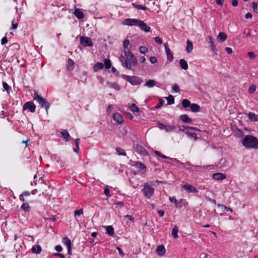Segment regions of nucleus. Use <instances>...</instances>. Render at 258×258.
Segmentation results:
<instances>
[{
    "mask_svg": "<svg viewBox=\"0 0 258 258\" xmlns=\"http://www.w3.org/2000/svg\"><path fill=\"white\" fill-rule=\"evenodd\" d=\"M212 177L213 179L217 180H223L226 178V176L225 174L220 172L213 174Z\"/></svg>",
    "mask_w": 258,
    "mask_h": 258,
    "instance_id": "18",
    "label": "nucleus"
},
{
    "mask_svg": "<svg viewBox=\"0 0 258 258\" xmlns=\"http://www.w3.org/2000/svg\"><path fill=\"white\" fill-rule=\"evenodd\" d=\"M154 153L156 155L162 158H163V159H170L169 157L165 156L164 155L162 154L160 152H159L158 151H154Z\"/></svg>",
    "mask_w": 258,
    "mask_h": 258,
    "instance_id": "48",
    "label": "nucleus"
},
{
    "mask_svg": "<svg viewBox=\"0 0 258 258\" xmlns=\"http://www.w3.org/2000/svg\"><path fill=\"white\" fill-rule=\"evenodd\" d=\"M113 109V105H109L106 110V112L107 114H110L112 111V110Z\"/></svg>",
    "mask_w": 258,
    "mask_h": 258,
    "instance_id": "59",
    "label": "nucleus"
},
{
    "mask_svg": "<svg viewBox=\"0 0 258 258\" xmlns=\"http://www.w3.org/2000/svg\"><path fill=\"white\" fill-rule=\"evenodd\" d=\"M249 119L252 122L258 121V114H256L253 112H249L247 114Z\"/></svg>",
    "mask_w": 258,
    "mask_h": 258,
    "instance_id": "23",
    "label": "nucleus"
},
{
    "mask_svg": "<svg viewBox=\"0 0 258 258\" xmlns=\"http://www.w3.org/2000/svg\"><path fill=\"white\" fill-rule=\"evenodd\" d=\"M116 152L117 153V154L119 155V156H126V153L125 152V151L121 148H116Z\"/></svg>",
    "mask_w": 258,
    "mask_h": 258,
    "instance_id": "38",
    "label": "nucleus"
},
{
    "mask_svg": "<svg viewBox=\"0 0 258 258\" xmlns=\"http://www.w3.org/2000/svg\"><path fill=\"white\" fill-rule=\"evenodd\" d=\"M241 144L246 149H258V139L253 136H245L241 141Z\"/></svg>",
    "mask_w": 258,
    "mask_h": 258,
    "instance_id": "1",
    "label": "nucleus"
},
{
    "mask_svg": "<svg viewBox=\"0 0 258 258\" xmlns=\"http://www.w3.org/2000/svg\"><path fill=\"white\" fill-rule=\"evenodd\" d=\"M229 166L228 159L225 157H222L218 162L217 166L220 168H226Z\"/></svg>",
    "mask_w": 258,
    "mask_h": 258,
    "instance_id": "11",
    "label": "nucleus"
},
{
    "mask_svg": "<svg viewBox=\"0 0 258 258\" xmlns=\"http://www.w3.org/2000/svg\"><path fill=\"white\" fill-rule=\"evenodd\" d=\"M24 203L21 206V209H22L25 212H29L30 209V207L29 206L28 203L23 202Z\"/></svg>",
    "mask_w": 258,
    "mask_h": 258,
    "instance_id": "37",
    "label": "nucleus"
},
{
    "mask_svg": "<svg viewBox=\"0 0 258 258\" xmlns=\"http://www.w3.org/2000/svg\"><path fill=\"white\" fill-rule=\"evenodd\" d=\"M178 128L179 130L181 132H185L186 131H188V126H184L179 125L178 126Z\"/></svg>",
    "mask_w": 258,
    "mask_h": 258,
    "instance_id": "49",
    "label": "nucleus"
},
{
    "mask_svg": "<svg viewBox=\"0 0 258 258\" xmlns=\"http://www.w3.org/2000/svg\"><path fill=\"white\" fill-rule=\"evenodd\" d=\"M166 250L165 247L163 245H160L157 246L156 252L159 256H163L165 253Z\"/></svg>",
    "mask_w": 258,
    "mask_h": 258,
    "instance_id": "21",
    "label": "nucleus"
},
{
    "mask_svg": "<svg viewBox=\"0 0 258 258\" xmlns=\"http://www.w3.org/2000/svg\"><path fill=\"white\" fill-rule=\"evenodd\" d=\"M107 85L109 87L113 88L117 91H119L120 89L119 86L117 83L108 82L107 83Z\"/></svg>",
    "mask_w": 258,
    "mask_h": 258,
    "instance_id": "31",
    "label": "nucleus"
},
{
    "mask_svg": "<svg viewBox=\"0 0 258 258\" xmlns=\"http://www.w3.org/2000/svg\"><path fill=\"white\" fill-rule=\"evenodd\" d=\"M185 134L187 135L190 138H193L195 140L197 139V135L196 133H190L188 131H185Z\"/></svg>",
    "mask_w": 258,
    "mask_h": 258,
    "instance_id": "45",
    "label": "nucleus"
},
{
    "mask_svg": "<svg viewBox=\"0 0 258 258\" xmlns=\"http://www.w3.org/2000/svg\"><path fill=\"white\" fill-rule=\"evenodd\" d=\"M8 42V39L6 36L3 37L2 39L1 43L2 45H4Z\"/></svg>",
    "mask_w": 258,
    "mask_h": 258,
    "instance_id": "64",
    "label": "nucleus"
},
{
    "mask_svg": "<svg viewBox=\"0 0 258 258\" xmlns=\"http://www.w3.org/2000/svg\"><path fill=\"white\" fill-rule=\"evenodd\" d=\"M149 60L152 64L155 63L157 62V59L154 56L150 57Z\"/></svg>",
    "mask_w": 258,
    "mask_h": 258,
    "instance_id": "57",
    "label": "nucleus"
},
{
    "mask_svg": "<svg viewBox=\"0 0 258 258\" xmlns=\"http://www.w3.org/2000/svg\"><path fill=\"white\" fill-rule=\"evenodd\" d=\"M132 166L138 169L142 174H145L147 171V167L145 165L138 161H134Z\"/></svg>",
    "mask_w": 258,
    "mask_h": 258,
    "instance_id": "5",
    "label": "nucleus"
},
{
    "mask_svg": "<svg viewBox=\"0 0 258 258\" xmlns=\"http://www.w3.org/2000/svg\"><path fill=\"white\" fill-rule=\"evenodd\" d=\"M62 242L63 244L65 245L67 248H70V247L72 246L71 241L68 237H63L62 239Z\"/></svg>",
    "mask_w": 258,
    "mask_h": 258,
    "instance_id": "30",
    "label": "nucleus"
},
{
    "mask_svg": "<svg viewBox=\"0 0 258 258\" xmlns=\"http://www.w3.org/2000/svg\"><path fill=\"white\" fill-rule=\"evenodd\" d=\"M165 50L167 55V60L170 62L173 60V56L171 53L169 48L167 46V44L165 45Z\"/></svg>",
    "mask_w": 258,
    "mask_h": 258,
    "instance_id": "20",
    "label": "nucleus"
},
{
    "mask_svg": "<svg viewBox=\"0 0 258 258\" xmlns=\"http://www.w3.org/2000/svg\"><path fill=\"white\" fill-rule=\"evenodd\" d=\"M34 100L37 101L41 107L44 108L47 112L50 107V104L45 99L39 96L36 92L34 93Z\"/></svg>",
    "mask_w": 258,
    "mask_h": 258,
    "instance_id": "3",
    "label": "nucleus"
},
{
    "mask_svg": "<svg viewBox=\"0 0 258 258\" xmlns=\"http://www.w3.org/2000/svg\"><path fill=\"white\" fill-rule=\"evenodd\" d=\"M75 63L74 61L71 58H69L68 60V65L69 67L73 66Z\"/></svg>",
    "mask_w": 258,
    "mask_h": 258,
    "instance_id": "61",
    "label": "nucleus"
},
{
    "mask_svg": "<svg viewBox=\"0 0 258 258\" xmlns=\"http://www.w3.org/2000/svg\"><path fill=\"white\" fill-rule=\"evenodd\" d=\"M131 110L133 112H139V109L135 104H132L130 107Z\"/></svg>",
    "mask_w": 258,
    "mask_h": 258,
    "instance_id": "46",
    "label": "nucleus"
},
{
    "mask_svg": "<svg viewBox=\"0 0 258 258\" xmlns=\"http://www.w3.org/2000/svg\"><path fill=\"white\" fill-rule=\"evenodd\" d=\"M74 14L79 20L82 19L84 17L83 12L80 9H75Z\"/></svg>",
    "mask_w": 258,
    "mask_h": 258,
    "instance_id": "19",
    "label": "nucleus"
},
{
    "mask_svg": "<svg viewBox=\"0 0 258 258\" xmlns=\"http://www.w3.org/2000/svg\"><path fill=\"white\" fill-rule=\"evenodd\" d=\"M119 61L121 62L122 65L124 67V63H125L126 61V57H124L122 55L120 56L119 58Z\"/></svg>",
    "mask_w": 258,
    "mask_h": 258,
    "instance_id": "53",
    "label": "nucleus"
},
{
    "mask_svg": "<svg viewBox=\"0 0 258 258\" xmlns=\"http://www.w3.org/2000/svg\"><path fill=\"white\" fill-rule=\"evenodd\" d=\"M180 119L184 122L190 123L192 121V119L189 118L187 114H182L180 116Z\"/></svg>",
    "mask_w": 258,
    "mask_h": 258,
    "instance_id": "24",
    "label": "nucleus"
},
{
    "mask_svg": "<svg viewBox=\"0 0 258 258\" xmlns=\"http://www.w3.org/2000/svg\"><path fill=\"white\" fill-rule=\"evenodd\" d=\"M36 248H37L36 249L34 247H32V250L33 252L35 253L36 254L40 253L42 250L40 245H37L36 246Z\"/></svg>",
    "mask_w": 258,
    "mask_h": 258,
    "instance_id": "42",
    "label": "nucleus"
},
{
    "mask_svg": "<svg viewBox=\"0 0 258 258\" xmlns=\"http://www.w3.org/2000/svg\"><path fill=\"white\" fill-rule=\"evenodd\" d=\"M133 148L135 152L141 156H146L148 155L147 151L141 145H134Z\"/></svg>",
    "mask_w": 258,
    "mask_h": 258,
    "instance_id": "8",
    "label": "nucleus"
},
{
    "mask_svg": "<svg viewBox=\"0 0 258 258\" xmlns=\"http://www.w3.org/2000/svg\"><path fill=\"white\" fill-rule=\"evenodd\" d=\"M166 99L169 104H172L174 103V99L172 95H169Z\"/></svg>",
    "mask_w": 258,
    "mask_h": 258,
    "instance_id": "51",
    "label": "nucleus"
},
{
    "mask_svg": "<svg viewBox=\"0 0 258 258\" xmlns=\"http://www.w3.org/2000/svg\"><path fill=\"white\" fill-rule=\"evenodd\" d=\"M190 109L194 112H198L200 110V106L197 104H191L190 105Z\"/></svg>",
    "mask_w": 258,
    "mask_h": 258,
    "instance_id": "34",
    "label": "nucleus"
},
{
    "mask_svg": "<svg viewBox=\"0 0 258 258\" xmlns=\"http://www.w3.org/2000/svg\"><path fill=\"white\" fill-rule=\"evenodd\" d=\"M227 38V36L226 33L224 32H220L217 36V40L220 42L225 41Z\"/></svg>",
    "mask_w": 258,
    "mask_h": 258,
    "instance_id": "25",
    "label": "nucleus"
},
{
    "mask_svg": "<svg viewBox=\"0 0 258 258\" xmlns=\"http://www.w3.org/2000/svg\"><path fill=\"white\" fill-rule=\"evenodd\" d=\"M158 127L160 130H164L166 133H171L176 128V126L174 125L164 124L160 122L158 123Z\"/></svg>",
    "mask_w": 258,
    "mask_h": 258,
    "instance_id": "7",
    "label": "nucleus"
},
{
    "mask_svg": "<svg viewBox=\"0 0 258 258\" xmlns=\"http://www.w3.org/2000/svg\"><path fill=\"white\" fill-rule=\"evenodd\" d=\"M80 43L84 47H91L93 46L92 40L88 37L81 36Z\"/></svg>",
    "mask_w": 258,
    "mask_h": 258,
    "instance_id": "10",
    "label": "nucleus"
},
{
    "mask_svg": "<svg viewBox=\"0 0 258 258\" xmlns=\"http://www.w3.org/2000/svg\"><path fill=\"white\" fill-rule=\"evenodd\" d=\"M142 191L147 198L150 199L154 193V189L149 183H145L144 184Z\"/></svg>",
    "mask_w": 258,
    "mask_h": 258,
    "instance_id": "4",
    "label": "nucleus"
},
{
    "mask_svg": "<svg viewBox=\"0 0 258 258\" xmlns=\"http://www.w3.org/2000/svg\"><path fill=\"white\" fill-rule=\"evenodd\" d=\"M3 88L5 89V90H6L8 93H9V91L10 87H9V85L6 82H3Z\"/></svg>",
    "mask_w": 258,
    "mask_h": 258,
    "instance_id": "55",
    "label": "nucleus"
},
{
    "mask_svg": "<svg viewBox=\"0 0 258 258\" xmlns=\"http://www.w3.org/2000/svg\"><path fill=\"white\" fill-rule=\"evenodd\" d=\"M171 203H173L176 204V206L177 205V201L175 197H169V198Z\"/></svg>",
    "mask_w": 258,
    "mask_h": 258,
    "instance_id": "54",
    "label": "nucleus"
},
{
    "mask_svg": "<svg viewBox=\"0 0 258 258\" xmlns=\"http://www.w3.org/2000/svg\"><path fill=\"white\" fill-rule=\"evenodd\" d=\"M172 88L173 91L174 92H175V93L179 92V89L178 86L177 84L173 85L172 86Z\"/></svg>",
    "mask_w": 258,
    "mask_h": 258,
    "instance_id": "52",
    "label": "nucleus"
},
{
    "mask_svg": "<svg viewBox=\"0 0 258 258\" xmlns=\"http://www.w3.org/2000/svg\"><path fill=\"white\" fill-rule=\"evenodd\" d=\"M256 90V86L254 85H251L248 88V92L249 94L253 93Z\"/></svg>",
    "mask_w": 258,
    "mask_h": 258,
    "instance_id": "47",
    "label": "nucleus"
},
{
    "mask_svg": "<svg viewBox=\"0 0 258 258\" xmlns=\"http://www.w3.org/2000/svg\"><path fill=\"white\" fill-rule=\"evenodd\" d=\"M202 168L212 169L214 168V165L204 166L202 167V166L191 165V167H190V169L193 170H197L198 169H201Z\"/></svg>",
    "mask_w": 258,
    "mask_h": 258,
    "instance_id": "22",
    "label": "nucleus"
},
{
    "mask_svg": "<svg viewBox=\"0 0 258 258\" xmlns=\"http://www.w3.org/2000/svg\"><path fill=\"white\" fill-rule=\"evenodd\" d=\"M156 82L153 80H148L145 84V86L148 88H152L155 85Z\"/></svg>",
    "mask_w": 258,
    "mask_h": 258,
    "instance_id": "35",
    "label": "nucleus"
},
{
    "mask_svg": "<svg viewBox=\"0 0 258 258\" xmlns=\"http://www.w3.org/2000/svg\"><path fill=\"white\" fill-rule=\"evenodd\" d=\"M105 68L106 69H110L111 67V63L110 59L105 58L104 60Z\"/></svg>",
    "mask_w": 258,
    "mask_h": 258,
    "instance_id": "41",
    "label": "nucleus"
},
{
    "mask_svg": "<svg viewBox=\"0 0 258 258\" xmlns=\"http://www.w3.org/2000/svg\"><path fill=\"white\" fill-rule=\"evenodd\" d=\"M60 134H61L62 137L63 138L66 142H68L69 141V138L71 137V136L66 130H63L60 132Z\"/></svg>",
    "mask_w": 258,
    "mask_h": 258,
    "instance_id": "26",
    "label": "nucleus"
},
{
    "mask_svg": "<svg viewBox=\"0 0 258 258\" xmlns=\"http://www.w3.org/2000/svg\"><path fill=\"white\" fill-rule=\"evenodd\" d=\"M140 21L139 19L128 18L124 20L122 24L130 26H139Z\"/></svg>",
    "mask_w": 258,
    "mask_h": 258,
    "instance_id": "9",
    "label": "nucleus"
},
{
    "mask_svg": "<svg viewBox=\"0 0 258 258\" xmlns=\"http://www.w3.org/2000/svg\"><path fill=\"white\" fill-rule=\"evenodd\" d=\"M179 64L182 69L186 70L188 69V64L184 59L179 60Z\"/></svg>",
    "mask_w": 258,
    "mask_h": 258,
    "instance_id": "27",
    "label": "nucleus"
},
{
    "mask_svg": "<svg viewBox=\"0 0 258 258\" xmlns=\"http://www.w3.org/2000/svg\"><path fill=\"white\" fill-rule=\"evenodd\" d=\"M186 43L187 46L186 48V51L187 53H190L192 51L193 49L192 43L189 40H187Z\"/></svg>",
    "mask_w": 258,
    "mask_h": 258,
    "instance_id": "33",
    "label": "nucleus"
},
{
    "mask_svg": "<svg viewBox=\"0 0 258 258\" xmlns=\"http://www.w3.org/2000/svg\"><path fill=\"white\" fill-rule=\"evenodd\" d=\"M104 65L102 62H98L93 67V70L94 72H97L103 68Z\"/></svg>",
    "mask_w": 258,
    "mask_h": 258,
    "instance_id": "28",
    "label": "nucleus"
},
{
    "mask_svg": "<svg viewBox=\"0 0 258 258\" xmlns=\"http://www.w3.org/2000/svg\"><path fill=\"white\" fill-rule=\"evenodd\" d=\"M142 31L145 32H149L151 28L144 21L141 20L138 26Z\"/></svg>",
    "mask_w": 258,
    "mask_h": 258,
    "instance_id": "16",
    "label": "nucleus"
},
{
    "mask_svg": "<svg viewBox=\"0 0 258 258\" xmlns=\"http://www.w3.org/2000/svg\"><path fill=\"white\" fill-rule=\"evenodd\" d=\"M178 229L176 226H174L172 230V235L175 238H177L178 237Z\"/></svg>",
    "mask_w": 258,
    "mask_h": 258,
    "instance_id": "39",
    "label": "nucleus"
},
{
    "mask_svg": "<svg viewBox=\"0 0 258 258\" xmlns=\"http://www.w3.org/2000/svg\"><path fill=\"white\" fill-rule=\"evenodd\" d=\"M55 249L56 251H57L58 252H60L62 251V248L60 245H58L55 246Z\"/></svg>",
    "mask_w": 258,
    "mask_h": 258,
    "instance_id": "63",
    "label": "nucleus"
},
{
    "mask_svg": "<svg viewBox=\"0 0 258 258\" xmlns=\"http://www.w3.org/2000/svg\"><path fill=\"white\" fill-rule=\"evenodd\" d=\"M83 215V209L77 210L75 211V218L78 222L81 221V216Z\"/></svg>",
    "mask_w": 258,
    "mask_h": 258,
    "instance_id": "17",
    "label": "nucleus"
},
{
    "mask_svg": "<svg viewBox=\"0 0 258 258\" xmlns=\"http://www.w3.org/2000/svg\"><path fill=\"white\" fill-rule=\"evenodd\" d=\"M163 103H164V101L160 98L159 99V104H158V105H157L156 106V108H157V109L160 108L163 105Z\"/></svg>",
    "mask_w": 258,
    "mask_h": 258,
    "instance_id": "60",
    "label": "nucleus"
},
{
    "mask_svg": "<svg viewBox=\"0 0 258 258\" xmlns=\"http://www.w3.org/2000/svg\"><path fill=\"white\" fill-rule=\"evenodd\" d=\"M104 193L108 198L111 197L109 189L108 188L106 187L104 189Z\"/></svg>",
    "mask_w": 258,
    "mask_h": 258,
    "instance_id": "58",
    "label": "nucleus"
},
{
    "mask_svg": "<svg viewBox=\"0 0 258 258\" xmlns=\"http://www.w3.org/2000/svg\"><path fill=\"white\" fill-rule=\"evenodd\" d=\"M106 232L109 235L112 236L114 233L113 228L111 226H107L105 227Z\"/></svg>",
    "mask_w": 258,
    "mask_h": 258,
    "instance_id": "32",
    "label": "nucleus"
},
{
    "mask_svg": "<svg viewBox=\"0 0 258 258\" xmlns=\"http://www.w3.org/2000/svg\"><path fill=\"white\" fill-rule=\"evenodd\" d=\"M207 40L208 41V43L210 45L212 51L216 53L218 51V50L214 44L213 37L211 36H208L207 38Z\"/></svg>",
    "mask_w": 258,
    "mask_h": 258,
    "instance_id": "14",
    "label": "nucleus"
},
{
    "mask_svg": "<svg viewBox=\"0 0 258 258\" xmlns=\"http://www.w3.org/2000/svg\"><path fill=\"white\" fill-rule=\"evenodd\" d=\"M155 42L159 45L162 44V41L159 37H156L155 38Z\"/></svg>",
    "mask_w": 258,
    "mask_h": 258,
    "instance_id": "56",
    "label": "nucleus"
},
{
    "mask_svg": "<svg viewBox=\"0 0 258 258\" xmlns=\"http://www.w3.org/2000/svg\"><path fill=\"white\" fill-rule=\"evenodd\" d=\"M139 51L141 53L143 54H146V53L147 52H148V50L146 47L143 46H141L139 47Z\"/></svg>",
    "mask_w": 258,
    "mask_h": 258,
    "instance_id": "44",
    "label": "nucleus"
},
{
    "mask_svg": "<svg viewBox=\"0 0 258 258\" xmlns=\"http://www.w3.org/2000/svg\"><path fill=\"white\" fill-rule=\"evenodd\" d=\"M124 55L126 57V61L124 67L128 70L134 71L138 63L136 57L131 53L130 50L125 52Z\"/></svg>",
    "mask_w": 258,
    "mask_h": 258,
    "instance_id": "2",
    "label": "nucleus"
},
{
    "mask_svg": "<svg viewBox=\"0 0 258 258\" xmlns=\"http://www.w3.org/2000/svg\"><path fill=\"white\" fill-rule=\"evenodd\" d=\"M23 109L24 110L29 109L30 112H34L35 111L36 106L33 102L29 101L24 104Z\"/></svg>",
    "mask_w": 258,
    "mask_h": 258,
    "instance_id": "12",
    "label": "nucleus"
},
{
    "mask_svg": "<svg viewBox=\"0 0 258 258\" xmlns=\"http://www.w3.org/2000/svg\"><path fill=\"white\" fill-rule=\"evenodd\" d=\"M30 195V192L29 191H24L23 193H22V194L20 195V199L21 201H22L23 202H25V200L24 199L23 197L24 196L27 197V196H29Z\"/></svg>",
    "mask_w": 258,
    "mask_h": 258,
    "instance_id": "43",
    "label": "nucleus"
},
{
    "mask_svg": "<svg viewBox=\"0 0 258 258\" xmlns=\"http://www.w3.org/2000/svg\"><path fill=\"white\" fill-rule=\"evenodd\" d=\"M182 187L189 193L198 192L197 189L195 187L189 184H185L183 185Z\"/></svg>",
    "mask_w": 258,
    "mask_h": 258,
    "instance_id": "15",
    "label": "nucleus"
},
{
    "mask_svg": "<svg viewBox=\"0 0 258 258\" xmlns=\"http://www.w3.org/2000/svg\"><path fill=\"white\" fill-rule=\"evenodd\" d=\"M130 41L128 39H125L123 42L124 53L127 50H130L128 48L130 45Z\"/></svg>",
    "mask_w": 258,
    "mask_h": 258,
    "instance_id": "36",
    "label": "nucleus"
},
{
    "mask_svg": "<svg viewBox=\"0 0 258 258\" xmlns=\"http://www.w3.org/2000/svg\"><path fill=\"white\" fill-rule=\"evenodd\" d=\"M191 104L190 102L188 99H184L182 101V105L184 108L190 107Z\"/></svg>",
    "mask_w": 258,
    "mask_h": 258,
    "instance_id": "40",
    "label": "nucleus"
},
{
    "mask_svg": "<svg viewBox=\"0 0 258 258\" xmlns=\"http://www.w3.org/2000/svg\"><path fill=\"white\" fill-rule=\"evenodd\" d=\"M124 218H127V219H128L129 220H130V221H131L132 222L134 221V218L131 215H125L124 216Z\"/></svg>",
    "mask_w": 258,
    "mask_h": 258,
    "instance_id": "62",
    "label": "nucleus"
},
{
    "mask_svg": "<svg viewBox=\"0 0 258 258\" xmlns=\"http://www.w3.org/2000/svg\"><path fill=\"white\" fill-rule=\"evenodd\" d=\"M113 119L118 124H122L124 121L122 115L118 112H115L113 114Z\"/></svg>",
    "mask_w": 258,
    "mask_h": 258,
    "instance_id": "13",
    "label": "nucleus"
},
{
    "mask_svg": "<svg viewBox=\"0 0 258 258\" xmlns=\"http://www.w3.org/2000/svg\"><path fill=\"white\" fill-rule=\"evenodd\" d=\"M251 6H252V9L253 10V11L255 13H258V9H257V8H258V3H256L255 2H252L251 3Z\"/></svg>",
    "mask_w": 258,
    "mask_h": 258,
    "instance_id": "50",
    "label": "nucleus"
},
{
    "mask_svg": "<svg viewBox=\"0 0 258 258\" xmlns=\"http://www.w3.org/2000/svg\"><path fill=\"white\" fill-rule=\"evenodd\" d=\"M132 6H133L134 8H135L139 10H141L146 11L148 9V8L147 7H146L144 5H137L135 3H133Z\"/></svg>",
    "mask_w": 258,
    "mask_h": 258,
    "instance_id": "29",
    "label": "nucleus"
},
{
    "mask_svg": "<svg viewBox=\"0 0 258 258\" xmlns=\"http://www.w3.org/2000/svg\"><path fill=\"white\" fill-rule=\"evenodd\" d=\"M122 77L133 85H137L141 83V79L139 77L124 75Z\"/></svg>",
    "mask_w": 258,
    "mask_h": 258,
    "instance_id": "6",
    "label": "nucleus"
}]
</instances>
